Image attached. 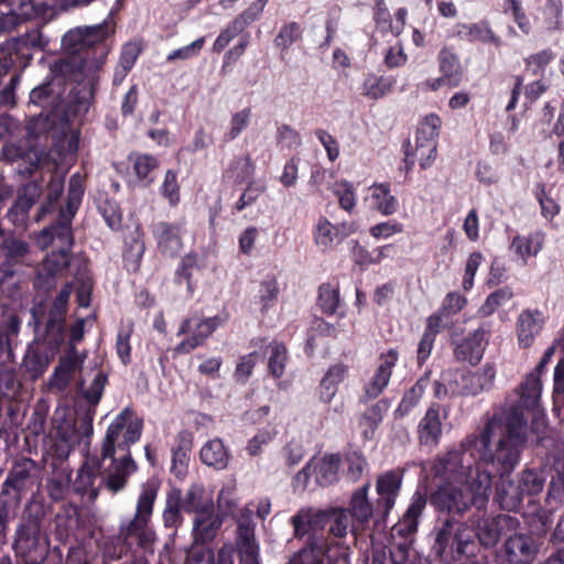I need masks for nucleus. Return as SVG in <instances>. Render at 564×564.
Listing matches in <instances>:
<instances>
[{"label": "nucleus", "instance_id": "nucleus-1", "mask_svg": "<svg viewBox=\"0 0 564 564\" xmlns=\"http://www.w3.org/2000/svg\"><path fill=\"white\" fill-rule=\"evenodd\" d=\"M522 406L519 401V406L513 405L506 412V434L499 440L494 451L490 447L494 435V426L490 421L478 433L469 434L468 440L464 443V446L467 447L481 448L482 457L491 460L495 469L500 474L513 471L528 442L544 448L557 447V438L544 421L535 417L529 429Z\"/></svg>", "mask_w": 564, "mask_h": 564}, {"label": "nucleus", "instance_id": "nucleus-2", "mask_svg": "<svg viewBox=\"0 0 564 564\" xmlns=\"http://www.w3.org/2000/svg\"><path fill=\"white\" fill-rule=\"evenodd\" d=\"M101 67L100 58L90 62L82 58L52 62V72L64 75V86L68 82L74 84L66 97L62 95L59 112L55 116L57 138L65 135L74 118L89 111L98 89Z\"/></svg>", "mask_w": 564, "mask_h": 564}, {"label": "nucleus", "instance_id": "nucleus-3", "mask_svg": "<svg viewBox=\"0 0 564 564\" xmlns=\"http://www.w3.org/2000/svg\"><path fill=\"white\" fill-rule=\"evenodd\" d=\"M47 506L44 498L33 491L23 502L11 542L12 552L21 564H44L51 556L57 564L63 563V550L51 546L44 529Z\"/></svg>", "mask_w": 564, "mask_h": 564}, {"label": "nucleus", "instance_id": "nucleus-4", "mask_svg": "<svg viewBox=\"0 0 564 564\" xmlns=\"http://www.w3.org/2000/svg\"><path fill=\"white\" fill-rule=\"evenodd\" d=\"M37 464L25 456L12 460L0 484V550L8 542L9 525L18 518L36 484Z\"/></svg>", "mask_w": 564, "mask_h": 564}, {"label": "nucleus", "instance_id": "nucleus-5", "mask_svg": "<svg viewBox=\"0 0 564 564\" xmlns=\"http://www.w3.org/2000/svg\"><path fill=\"white\" fill-rule=\"evenodd\" d=\"M160 486L161 481L156 476L150 477L142 484L133 518L121 520L115 536L121 550L124 549L126 552L134 555L154 553L156 534L150 525V519Z\"/></svg>", "mask_w": 564, "mask_h": 564}, {"label": "nucleus", "instance_id": "nucleus-6", "mask_svg": "<svg viewBox=\"0 0 564 564\" xmlns=\"http://www.w3.org/2000/svg\"><path fill=\"white\" fill-rule=\"evenodd\" d=\"M85 191L82 174L79 172L72 174L68 178L65 206L59 209L56 219L44 227L36 237V242L41 249H47L55 245L56 248L51 252H61L64 260H68V262L74 260V253L72 252L75 245L73 220L82 206Z\"/></svg>", "mask_w": 564, "mask_h": 564}, {"label": "nucleus", "instance_id": "nucleus-7", "mask_svg": "<svg viewBox=\"0 0 564 564\" xmlns=\"http://www.w3.org/2000/svg\"><path fill=\"white\" fill-rule=\"evenodd\" d=\"M65 93L64 75L52 72L44 80L35 86L29 94V108H39L40 112L32 115L26 122V133L31 139L51 135L57 138V121L55 116L59 112L62 95Z\"/></svg>", "mask_w": 564, "mask_h": 564}, {"label": "nucleus", "instance_id": "nucleus-8", "mask_svg": "<svg viewBox=\"0 0 564 564\" xmlns=\"http://www.w3.org/2000/svg\"><path fill=\"white\" fill-rule=\"evenodd\" d=\"M73 291V283H65L48 306L46 300H34L30 308L28 327L35 334L36 341H45L52 352H59L66 337V311Z\"/></svg>", "mask_w": 564, "mask_h": 564}, {"label": "nucleus", "instance_id": "nucleus-9", "mask_svg": "<svg viewBox=\"0 0 564 564\" xmlns=\"http://www.w3.org/2000/svg\"><path fill=\"white\" fill-rule=\"evenodd\" d=\"M430 535L433 539L431 553L444 564L459 562L478 552L473 527L462 519L437 517Z\"/></svg>", "mask_w": 564, "mask_h": 564}, {"label": "nucleus", "instance_id": "nucleus-10", "mask_svg": "<svg viewBox=\"0 0 564 564\" xmlns=\"http://www.w3.org/2000/svg\"><path fill=\"white\" fill-rule=\"evenodd\" d=\"M112 13L111 10L108 17L98 24L68 30L62 37V47L72 54L57 59L82 58L90 62L100 58L104 65L109 53L106 40L112 33L110 26Z\"/></svg>", "mask_w": 564, "mask_h": 564}, {"label": "nucleus", "instance_id": "nucleus-11", "mask_svg": "<svg viewBox=\"0 0 564 564\" xmlns=\"http://www.w3.org/2000/svg\"><path fill=\"white\" fill-rule=\"evenodd\" d=\"M467 440L468 435L460 442L458 447H453L436 457L432 467L436 478L446 482H464L467 471L474 464H491V460L482 457L481 448L464 446Z\"/></svg>", "mask_w": 564, "mask_h": 564}, {"label": "nucleus", "instance_id": "nucleus-12", "mask_svg": "<svg viewBox=\"0 0 564 564\" xmlns=\"http://www.w3.org/2000/svg\"><path fill=\"white\" fill-rule=\"evenodd\" d=\"M31 252L30 243L13 232L0 235V284L19 273Z\"/></svg>", "mask_w": 564, "mask_h": 564}, {"label": "nucleus", "instance_id": "nucleus-13", "mask_svg": "<svg viewBox=\"0 0 564 564\" xmlns=\"http://www.w3.org/2000/svg\"><path fill=\"white\" fill-rule=\"evenodd\" d=\"M427 502L441 518L460 519L471 508L463 488L451 482L437 486L427 497Z\"/></svg>", "mask_w": 564, "mask_h": 564}, {"label": "nucleus", "instance_id": "nucleus-14", "mask_svg": "<svg viewBox=\"0 0 564 564\" xmlns=\"http://www.w3.org/2000/svg\"><path fill=\"white\" fill-rule=\"evenodd\" d=\"M369 489L370 482L367 481L351 494L348 506L343 508L352 520L351 534L355 538L369 529L372 519L376 525L386 522L378 516L377 505L370 502Z\"/></svg>", "mask_w": 564, "mask_h": 564}, {"label": "nucleus", "instance_id": "nucleus-15", "mask_svg": "<svg viewBox=\"0 0 564 564\" xmlns=\"http://www.w3.org/2000/svg\"><path fill=\"white\" fill-rule=\"evenodd\" d=\"M540 546L532 534L513 532L505 539L500 556L506 564H531L540 553Z\"/></svg>", "mask_w": 564, "mask_h": 564}, {"label": "nucleus", "instance_id": "nucleus-16", "mask_svg": "<svg viewBox=\"0 0 564 564\" xmlns=\"http://www.w3.org/2000/svg\"><path fill=\"white\" fill-rule=\"evenodd\" d=\"M496 378V367L486 362L481 369L463 370L451 381V393L460 395H477L492 388Z\"/></svg>", "mask_w": 564, "mask_h": 564}, {"label": "nucleus", "instance_id": "nucleus-17", "mask_svg": "<svg viewBox=\"0 0 564 564\" xmlns=\"http://www.w3.org/2000/svg\"><path fill=\"white\" fill-rule=\"evenodd\" d=\"M474 465L475 468L471 466L467 471V476L464 479L466 487L463 488V490L470 507L481 510L488 503L492 478L496 475L491 465L481 464L484 466L482 470L480 464Z\"/></svg>", "mask_w": 564, "mask_h": 564}, {"label": "nucleus", "instance_id": "nucleus-18", "mask_svg": "<svg viewBox=\"0 0 564 564\" xmlns=\"http://www.w3.org/2000/svg\"><path fill=\"white\" fill-rule=\"evenodd\" d=\"M519 525V520L509 514H497L494 517H486L478 520L476 528H473V540L477 545H482L486 549L494 547L502 538H507L508 531L512 527L514 529Z\"/></svg>", "mask_w": 564, "mask_h": 564}, {"label": "nucleus", "instance_id": "nucleus-19", "mask_svg": "<svg viewBox=\"0 0 564 564\" xmlns=\"http://www.w3.org/2000/svg\"><path fill=\"white\" fill-rule=\"evenodd\" d=\"M486 335L487 330L479 326L460 338L451 339L454 358L458 362H466L471 367L479 365L488 346Z\"/></svg>", "mask_w": 564, "mask_h": 564}, {"label": "nucleus", "instance_id": "nucleus-20", "mask_svg": "<svg viewBox=\"0 0 564 564\" xmlns=\"http://www.w3.org/2000/svg\"><path fill=\"white\" fill-rule=\"evenodd\" d=\"M46 44L47 41L44 40L42 33H26L23 36L7 41L3 46V52H6L9 57H12L15 70L23 73L31 64L34 52L42 51Z\"/></svg>", "mask_w": 564, "mask_h": 564}, {"label": "nucleus", "instance_id": "nucleus-21", "mask_svg": "<svg viewBox=\"0 0 564 564\" xmlns=\"http://www.w3.org/2000/svg\"><path fill=\"white\" fill-rule=\"evenodd\" d=\"M2 155L7 162L14 166V171L23 176L32 175L41 160V152L30 140H20L4 145Z\"/></svg>", "mask_w": 564, "mask_h": 564}, {"label": "nucleus", "instance_id": "nucleus-22", "mask_svg": "<svg viewBox=\"0 0 564 564\" xmlns=\"http://www.w3.org/2000/svg\"><path fill=\"white\" fill-rule=\"evenodd\" d=\"M403 475V470L392 469L381 474L377 479L376 491L379 496L377 499V512L383 521H387L391 510L394 508L401 490Z\"/></svg>", "mask_w": 564, "mask_h": 564}, {"label": "nucleus", "instance_id": "nucleus-23", "mask_svg": "<svg viewBox=\"0 0 564 564\" xmlns=\"http://www.w3.org/2000/svg\"><path fill=\"white\" fill-rule=\"evenodd\" d=\"M426 503V492L416 489L410 499V503L405 512L399 521L393 524L391 529L392 536H399L402 539L401 541H409L412 543L411 538L417 532L420 520Z\"/></svg>", "mask_w": 564, "mask_h": 564}, {"label": "nucleus", "instance_id": "nucleus-24", "mask_svg": "<svg viewBox=\"0 0 564 564\" xmlns=\"http://www.w3.org/2000/svg\"><path fill=\"white\" fill-rule=\"evenodd\" d=\"M56 354L52 352L47 343L36 341L34 337L32 344L28 346L20 365L22 376L28 380L36 381L46 371Z\"/></svg>", "mask_w": 564, "mask_h": 564}, {"label": "nucleus", "instance_id": "nucleus-25", "mask_svg": "<svg viewBox=\"0 0 564 564\" xmlns=\"http://www.w3.org/2000/svg\"><path fill=\"white\" fill-rule=\"evenodd\" d=\"M346 550H335L325 552L315 534L306 538V541L299 551H296L288 564H333V560L339 556H348Z\"/></svg>", "mask_w": 564, "mask_h": 564}, {"label": "nucleus", "instance_id": "nucleus-26", "mask_svg": "<svg viewBox=\"0 0 564 564\" xmlns=\"http://www.w3.org/2000/svg\"><path fill=\"white\" fill-rule=\"evenodd\" d=\"M152 235L158 250L164 257L175 258L183 249L181 224L158 221L152 225Z\"/></svg>", "mask_w": 564, "mask_h": 564}, {"label": "nucleus", "instance_id": "nucleus-27", "mask_svg": "<svg viewBox=\"0 0 564 564\" xmlns=\"http://www.w3.org/2000/svg\"><path fill=\"white\" fill-rule=\"evenodd\" d=\"M490 465L495 475L499 477V481L496 485L495 501L502 510L519 511L523 507L525 496L518 480L509 478L512 471L500 474L492 464Z\"/></svg>", "mask_w": 564, "mask_h": 564}, {"label": "nucleus", "instance_id": "nucleus-28", "mask_svg": "<svg viewBox=\"0 0 564 564\" xmlns=\"http://www.w3.org/2000/svg\"><path fill=\"white\" fill-rule=\"evenodd\" d=\"M72 262L64 260L61 252H50L43 259L33 280L34 289L50 292L56 286L57 275L68 269Z\"/></svg>", "mask_w": 564, "mask_h": 564}, {"label": "nucleus", "instance_id": "nucleus-29", "mask_svg": "<svg viewBox=\"0 0 564 564\" xmlns=\"http://www.w3.org/2000/svg\"><path fill=\"white\" fill-rule=\"evenodd\" d=\"M43 187L31 181L19 188L17 197L8 209L7 218L13 224L24 223L29 218L31 208L42 196Z\"/></svg>", "mask_w": 564, "mask_h": 564}, {"label": "nucleus", "instance_id": "nucleus-30", "mask_svg": "<svg viewBox=\"0 0 564 564\" xmlns=\"http://www.w3.org/2000/svg\"><path fill=\"white\" fill-rule=\"evenodd\" d=\"M101 464L97 459L89 464L85 462L78 469L75 480L72 484L73 491L82 498L87 497L89 501H94L101 488Z\"/></svg>", "mask_w": 564, "mask_h": 564}, {"label": "nucleus", "instance_id": "nucleus-31", "mask_svg": "<svg viewBox=\"0 0 564 564\" xmlns=\"http://www.w3.org/2000/svg\"><path fill=\"white\" fill-rule=\"evenodd\" d=\"M85 356H79L76 346L67 348L64 356L58 360L54 371L50 376L48 384L59 391H64L70 383L73 373L80 369Z\"/></svg>", "mask_w": 564, "mask_h": 564}, {"label": "nucleus", "instance_id": "nucleus-32", "mask_svg": "<svg viewBox=\"0 0 564 564\" xmlns=\"http://www.w3.org/2000/svg\"><path fill=\"white\" fill-rule=\"evenodd\" d=\"M79 425L76 422L64 420L56 430L55 438L70 443L75 447L84 437L90 438L94 432V411L90 409L78 413Z\"/></svg>", "mask_w": 564, "mask_h": 564}, {"label": "nucleus", "instance_id": "nucleus-33", "mask_svg": "<svg viewBox=\"0 0 564 564\" xmlns=\"http://www.w3.org/2000/svg\"><path fill=\"white\" fill-rule=\"evenodd\" d=\"M43 200L37 209L35 219L41 220L47 215L59 213V209L65 206L62 199L65 196V176L53 175L50 177L42 192Z\"/></svg>", "mask_w": 564, "mask_h": 564}, {"label": "nucleus", "instance_id": "nucleus-34", "mask_svg": "<svg viewBox=\"0 0 564 564\" xmlns=\"http://www.w3.org/2000/svg\"><path fill=\"white\" fill-rule=\"evenodd\" d=\"M398 359L399 352L394 348L380 355V364L371 381L365 388V395L368 399H376L384 390L390 381L392 369L397 365Z\"/></svg>", "mask_w": 564, "mask_h": 564}, {"label": "nucleus", "instance_id": "nucleus-35", "mask_svg": "<svg viewBox=\"0 0 564 564\" xmlns=\"http://www.w3.org/2000/svg\"><path fill=\"white\" fill-rule=\"evenodd\" d=\"M411 553V542L391 541L388 546H373L369 564H406Z\"/></svg>", "mask_w": 564, "mask_h": 564}, {"label": "nucleus", "instance_id": "nucleus-36", "mask_svg": "<svg viewBox=\"0 0 564 564\" xmlns=\"http://www.w3.org/2000/svg\"><path fill=\"white\" fill-rule=\"evenodd\" d=\"M549 464L551 479L546 491V503L552 502L564 505V452L557 451L550 453Z\"/></svg>", "mask_w": 564, "mask_h": 564}, {"label": "nucleus", "instance_id": "nucleus-37", "mask_svg": "<svg viewBox=\"0 0 564 564\" xmlns=\"http://www.w3.org/2000/svg\"><path fill=\"white\" fill-rule=\"evenodd\" d=\"M193 433L188 430H181L177 433V444L172 447V464L170 471L177 479H183L188 471L189 454L193 448Z\"/></svg>", "mask_w": 564, "mask_h": 564}, {"label": "nucleus", "instance_id": "nucleus-38", "mask_svg": "<svg viewBox=\"0 0 564 564\" xmlns=\"http://www.w3.org/2000/svg\"><path fill=\"white\" fill-rule=\"evenodd\" d=\"M79 516L76 510H65L57 512L54 518L53 536L57 545L67 546L68 543L79 539L77 530L79 528Z\"/></svg>", "mask_w": 564, "mask_h": 564}, {"label": "nucleus", "instance_id": "nucleus-39", "mask_svg": "<svg viewBox=\"0 0 564 564\" xmlns=\"http://www.w3.org/2000/svg\"><path fill=\"white\" fill-rule=\"evenodd\" d=\"M455 34L470 43L482 42L494 44L496 47L501 45V39L491 30L487 21L477 23H458Z\"/></svg>", "mask_w": 564, "mask_h": 564}, {"label": "nucleus", "instance_id": "nucleus-40", "mask_svg": "<svg viewBox=\"0 0 564 564\" xmlns=\"http://www.w3.org/2000/svg\"><path fill=\"white\" fill-rule=\"evenodd\" d=\"M256 164L249 154L234 156L223 173L224 180L232 181L235 186L254 181Z\"/></svg>", "mask_w": 564, "mask_h": 564}, {"label": "nucleus", "instance_id": "nucleus-41", "mask_svg": "<svg viewBox=\"0 0 564 564\" xmlns=\"http://www.w3.org/2000/svg\"><path fill=\"white\" fill-rule=\"evenodd\" d=\"M138 469L137 463L131 454H126L116 469L109 473L106 477L100 476L101 487L106 486L112 492L122 490L128 481V478Z\"/></svg>", "mask_w": 564, "mask_h": 564}, {"label": "nucleus", "instance_id": "nucleus-42", "mask_svg": "<svg viewBox=\"0 0 564 564\" xmlns=\"http://www.w3.org/2000/svg\"><path fill=\"white\" fill-rule=\"evenodd\" d=\"M48 414V408L45 404L37 403L29 419V422L26 424L25 429V443L28 446H31V442L34 443V446L39 442H42V444L46 443V440L48 438V435L46 434V420Z\"/></svg>", "mask_w": 564, "mask_h": 564}, {"label": "nucleus", "instance_id": "nucleus-43", "mask_svg": "<svg viewBox=\"0 0 564 564\" xmlns=\"http://www.w3.org/2000/svg\"><path fill=\"white\" fill-rule=\"evenodd\" d=\"M199 458L204 465L213 467L216 470H224L228 466L230 453L223 440L216 437L207 441L202 446Z\"/></svg>", "mask_w": 564, "mask_h": 564}, {"label": "nucleus", "instance_id": "nucleus-44", "mask_svg": "<svg viewBox=\"0 0 564 564\" xmlns=\"http://www.w3.org/2000/svg\"><path fill=\"white\" fill-rule=\"evenodd\" d=\"M348 367L343 364H334L328 367L319 383V399L324 403H330L338 391V386L344 381Z\"/></svg>", "mask_w": 564, "mask_h": 564}, {"label": "nucleus", "instance_id": "nucleus-45", "mask_svg": "<svg viewBox=\"0 0 564 564\" xmlns=\"http://www.w3.org/2000/svg\"><path fill=\"white\" fill-rule=\"evenodd\" d=\"M20 424L19 406L8 403L7 413L0 420V440L4 443V449H10L18 444Z\"/></svg>", "mask_w": 564, "mask_h": 564}, {"label": "nucleus", "instance_id": "nucleus-46", "mask_svg": "<svg viewBox=\"0 0 564 564\" xmlns=\"http://www.w3.org/2000/svg\"><path fill=\"white\" fill-rule=\"evenodd\" d=\"M144 252L143 232L138 226L124 240L122 258L128 270L137 271L140 268Z\"/></svg>", "mask_w": 564, "mask_h": 564}, {"label": "nucleus", "instance_id": "nucleus-47", "mask_svg": "<svg viewBox=\"0 0 564 564\" xmlns=\"http://www.w3.org/2000/svg\"><path fill=\"white\" fill-rule=\"evenodd\" d=\"M430 373L431 371H425L416 382L404 392L398 408L393 412L394 419L404 417L416 406L430 382Z\"/></svg>", "mask_w": 564, "mask_h": 564}, {"label": "nucleus", "instance_id": "nucleus-48", "mask_svg": "<svg viewBox=\"0 0 564 564\" xmlns=\"http://www.w3.org/2000/svg\"><path fill=\"white\" fill-rule=\"evenodd\" d=\"M390 406L391 401L388 398H382L365 411L360 422L361 425L366 426L361 433L364 440L370 441L375 437L376 431L382 423L383 416Z\"/></svg>", "mask_w": 564, "mask_h": 564}, {"label": "nucleus", "instance_id": "nucleus-49", "mask_svg": "<svg viewBox=\"0 0 564 564\" xmlns=\"http://www.w3.org/2000/svg\"><path fill=\"white\" fill-rule=\"evenodd\" d=\"M442 435V422L440 411L429 408L419 423V438L421 444L436 445Z\"/></svg>", "mask_w": 564, "mask_h": 564}, {"label": "nucleus", "instance_id": "nucleus-50", "mask_svg": "<svg viewBox=\"0 0 564 564\" xmlns=\"http://www.w3.org/2000/svg\"><path fill=\"white\" fill-rule=\"evenodd\" d=\"M319 523L328 525L329 532L336 538H344L351 533L352 520L343 508H334L316 516Z\"/></svg>", "mask_w": 564, "mask_h": 564}, {"label": "nucleus", "instance_id": "nucleus-51", "mask_svg": "<svg viewBox=\"0 0 564 564\" xmlns=\"http://www.w3.org/2000/svg\"><path fill=\"white\" fill-rule=\"evenodd\" d=\"M440 72L448 78V87H458L463 80L459 57L448 48H442L437 55Z\"/></svg>", "mask_w": 564, "mask_h": 564}, {"label": "nucleus", "instance_id": "nucleus-52", "mask_svg": "<svg viewBox=\"0 0 564 564\" xmlns=\"http://www.w3.org/2000/svg\"><path fill=\"white\" fill-rule=\"evenodd\" d=\"M223 520L213 517V508L195 517L193 522V535L195 541L206 543L212 541L220 529Z\"/></svg>", "mask_w": 564, "mask_h": 564}, {"label": "nucleus", "instance_id": "nucleus-53", "mask_svg": "<svg viewBox=\"0 0 564 564\" xmlns=\"http://www.w3.org/2000/svg\"><path fill=\"white\" fill-rule=\"evenodd\" d=\"M199 256L196 251L192 250L185 253L174 272V283L176 284H186L187 292L189 294L194 293L195 285L193 283V275L196 271L200 270V265L198 263Z\"/></svg>", "mask_w": 564, "mask_h": 564}, {"label": "nucleus", "instance_id": "nucleus-54", "mask_svg": "<svg viewBox=\"0 0 564 564\" xmlns=\"http://www.w3.org/2000/svg\"><path fill=\"white\" fill-rule=\"evenodd\" d=\"M341 458L339 454L325 455L315 466L314 473L316 475V482L326 487L333 485L338 479V471Z\"/></svg>", "mask_w": 564, "mask_h": 564}, {"label": "nucleus", "instance_id": "nucleus-55", "mask_svg": "<svg viewBox=\"0 0 564 564\" xmlns=\"http://www.w3.org/2000/svg\"><path fill=\"white\" fill-rule=\"evenodd\" d=\"M539 314L540 313L538 311L532 313L531 311L527 310L519 315L517 333L519 345L523 348L530 347L534 340L535 335H538L541 330V325L535 317V315Z\"/></svg>", "mask_w": 564, "mask_h": 564}, {"label": "nucleus", "instance_id": "nucleus-56", "mask_svg": "<svg viewBox=\"0 0 564 564\" xmlns=\"http://www.w3.org/2000/svg\"><path fill=\"white\" fill-rule=\"evenodd\" d=\"M528 498L538 496L544 489L546 475L543 469L525 468L516 478Z\"/></svg>", "mask_w": 564, "mask_h": 564}, {"label": "nucleus", "instance_id": "nucleus-57", "mask_svg": "<svg viewBox=\"0 0 564 564\" xmlns=\"http://www.w3.org/2000/svg\"><path fill=\"white\" fill-rule=\"evenodd\" d=\"M182 491L180 488H172L166 496L165 508L163 511L164 527L167 529H174V533L178 525L183 522L181 513L182 509Z\"/></svg>", "mask_w": 564, "mask_h": 564}, {"label": "nucleus", "instance_id": "nucleus-58", "mask_svg": "<svg viewBox=\"0 0 564 564\" xmlns=\"http://www.w3.org/2000/svg\"><path fill=\"white\" fill-rule=\"evenodd\" d=\"M129 160H133V171L140 183L144 187L150 186L154 182V177L151 176L152 171L159 166V160L149 153H131Z\"/></svg>", "mask_w": 564, "mask_h": 564}, {"label": "nucleus", "instance_id": "nucleus-59", "mask_svg": "<svg viewBox=\"0 0 564 564\" xmlns=\"http://www.w3.org/2000/svg\"><path fill=\"white\" fill-rule=\"evenodd\" d=\"M395 84L397 78L393 76L368 74L362 84L364 95L370 99L378 100L390 93Z\"/></svg>", "mask_w": 564, "mask_h": 564}, {"label": "nucleus", "instance_id": "nucleus-60", "mask_svg": "<svg viewBox=\"0 0 564 564\" xmlns=\"http://www.w3.org/2000/svg\"><path fill=\"white\" fill-rule=\"evenodd\" d=\"M549 544L552 549L550 555L538 564H564V513L552 530Z\"/></svg>", "mask_w": 564, "mask_h": 564}, {"label": "nucleus", "instance_id": "nucleus-61", "mask_svg": "<svg viewBox=\"0 0 564 564\" xmlns=\"http://www.w3.org/2000/svg\"><path fill=\"white\" fill-rule=\"evenodd\" d=\"M541 376V373L532 370L521 383L520 402L524 408L529 409L536 405L542 390Z\"/></svg>", "mask_w": 564, "mask_h": 564}, {"label": "nucleus", "instance_id": "nucleus-62", "mask_svg": "<svg viewBox=\"0 0 564 564\" xmlns=\"http://www.w3.org/2000/svg\"><path fill=\"white\" fill-rule=\"evenodd\" d=\"M280 294L279 282L275 275L268 274L260 282L258 297L261 304V312L268 313L274 306Z\"/></svg>", "mask_w": 564, "mask_h": 564}, {"label": "nucleus", "instance_id": "nucleus-63", "mask_svg": "<svg viewBox=\"0 0 564 564\" xmlns=\"http://www.w3.org/2000/svg\"><path fill=\"white\" fill-rule=\"evenodd\" d=\"M313 238L316 246L321 247L323 251L330 249L335 243L337 245L335 225L326 217L321 216L315 225Z\"/></svg>", "mask_w": 564, "mask_h": 564}, {"label": "nucleus", "instance_id": "nucleus-64", "mask_svg": "<svg viewBox=\"0 0 564 564\" xmlns=\"http://www.w3.org/2000/svg\"><path fill=\"white\" fill-rule=\"evenodd\" d=\"M553 412L564 422V358H561L554 368Z\"/></svg>", "mask_w": 564, "mask_h": 564}]
</instances>
